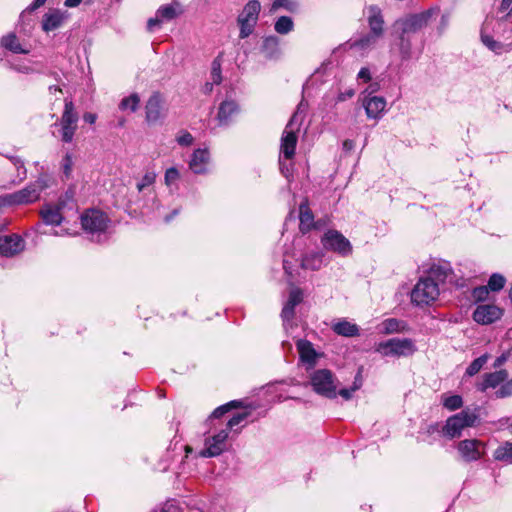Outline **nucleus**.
I'll return each instance as SVG.
<instances>
[{
	"label": "nucleus",
	"instance_id": "58836bf2",
	"mask_svg": "<svg viewBox=\"0 0 512 512\" xmlns=\"http://www.w3.org/2000/svg\"><path fill=\"white\" fill-rule=\"evenodd\" d=\"M442 404L446 409L454 411L462 407L463 400L459 395L444 396Z\"/></svg>",
	"mask_w": 512,
	"mask_h": 512
},
{
	"label": "nucleus",
	"instance_id": "bf43d9fd",
	"mask_svg": "<svg viewBox=\"0 0 512 512\" xmlns=\"http://www.w3.org/2000/svg\"><path fill=\"white\" fill-rule=\"evenodd\" d=\"M508 359V354L503 353L501 356L497 357V359L494 362V367H500L502 366Z\"/></svg>",
	"mask_w": 512,
	"mask_h": 512
},
{
	"label": "nucleus",
	"instance_id": "39448f33",
	"mask_svg": "<svg viewBox=\"0 0 512 512\" xmlns=\"http://www.w3.org/2000/svg\"><path fill=\"white\" fill-rule=\"evenodd\" d=\"M440 295L438 282L432 277H421L411 291V302L416 306L433 304Z\"/></svg>",
	"mask_w": 512,
	"mask_h": 512
},
{
	"label": "nucleus",
	"instance_id": "f8f14e48",
	"mask_svg": "<svg viewBox=\"0 0 512 512\" xmlns=\"http://www.w3.org/2000/svg\"><path fill=\"white\" fill-rule=\"evenodd\" d=\"M165 100L160 93H153L145 104V120L149 125L162 124L167 116Z\"/></svg>",
	"mask_w": 512,
	"mask_h": 512
},
{
	"label": "nucleus",
	"instance_id": "603ef678",
	"mask_svg": "<svg viewBox=\"0 0 512 512\" xmlns=\"http://www.w3.org/2000/svg\"><path fill=\"white\" fill-rule=\"evenodd\" d=\"M481 40H482L483 44L485 46H487L492 51H496V50L500 49V47H501L500 43L493 40V38L488 35L482 34Z\"/></svg>",
	"mask_w": 512,
	"mask_h": 512
},
{
	"label": "nucleus",
	"instance_id": "3c124183",
	"mask_svg": "<svg viewBox=\"0 0 512 512\" xmlns=\"http://www.w3.org/2000/svg\"><path fill=\"white\" fill-rule=\"evenodd\" d=\"M177 142L181 146H189L193 143V136L187 132L182 131L176 138Z\"/></svg>",
	"mask_w": 512,
	"mask_h": 512
},
{
	"label": "nucleus",
	"instance_id": "4d7b16f0",
	"mask_svg": "<svg viewBox=\"0 0 512 512\" xmlns=\"http://www.w3.org/2000/svg\"><path fill=\"white\" fill-rule=\"evenodd\" d=\"M355 94V91L353 89H348L345 92H342L338 95L339 101H345L349 98H352Z\"/></svg>",
	"mask_w": 512,
	"mask_h": 512
},
{
	"label": "nucleus",
	"instance_id": "0e129e2a",
	"mask_svg": "<svg viewBox=\"0 0 512 512\" xmlns=\"http://www.w3.org/2000/svg\"><path fill=\"white\" fill-rule=\"evenodd\" d=\"M354 148V142L352 140H345L343 142V149L346 151H351Z\"/></svg>",
	"mask_w": 512,
	"mask_h": 512
},
{
	"label": "nucleus",
	"instance_id": "6e6552de",
	"mask_svg": "<svg viewBox=\"0 0 512 512\" xmlns=\"http://www.w3.org/2000/svg\"><path fill=\"white\" fill-rule=\"evenodd\" d=\"M500 388L495 392L497 398H505L512 395V378L508 380V372L499 370L492 373H486L483 381L479 384V389L485 391L488 388Z\"/></svg>",
	"mask_w": 512,
	"mask_h": 512
},
{
	"label": "nucleus",
	"instance_id": "e2e57ef3",
	"mask_svg": "<svg viewBox=\"0 0 512 512\" xmlns=\"http://www.w3.org/2000/svg\"><path fill=\"white\" fill-rule=\"evenodd\" d=\"M280 169H281L282 174L286 178L290 177V170H289V168L281 160H280Z\"/></svg>",
	"mask_w": 512,
	"mask_h": 512
},
{
	"label": "nucleus",
	"instance_id": "5fc2aeb1",
	"mask_svg": "<svg viewBox=\"0 0 512 512\" xmlns=\"http://www.w3.org/2000/svg\"><path fill=\"white\" fill-rule=\"evenodd\" d=\"M500 11L506 12L507 16L512 15V0H502L500 5Z\"/></svg>",
	"mask_w": 512,
	"mask_h": 512
},
{
	"label": "nucleus",
	"instance_id": "4be33fe9",
	"mask_svg": "<svg viewBox=\"0 0 512 512\" xmlns=\"http://www.w3.org/2000/svg\"><path fill=\"white\" fill-rule=\"evenodd\" d=\"M261 52L268 60L280 59L282 52L280 48V39L277 36L270 35L263 39Z\"/></svg>",
	"mask_w": 512,
	"mask_h": 512
},
{
	"label": "nucleus",
	"instance_id": "6ab92c4d",
	"mask_svg": "<svg viewBox=\"0 0 512 512\" xmlns=\"http://www.w3.org/2000/svg\"><path fill=\"white\" fill-rule=\"evenodd\" d=\"M386 100L380 96H367L363 100V107L366 115L370 119H380L386 108Z\"/></svg>",
	"mask_w": 512,
	"mask_h": 512
},
{
	"label": "nucleus",
	"instance_id": "0eeeda50",
	"mask_svg": "<svg viewBox=\"0 0 512 512\" xmlns=\"http://www.w3.org/2000/svg\"><path fill=\"white\" fill-rule=\"evenodd\" d=\"M417 348L412 339L409 338H392L384 342H380L376 351L383 356L408 357L416 352Z\"/></svg>",
	"mask_w": 512,
	"mask_h": 512
},
{
	"label": "nucleus",
	"instance_id": "2eb2a0df",
	"mask_svg": "<svg viewBox=\"0 0 512 512\" xmlns=\"http://www.w3.org/2000/svg\"><path fill=\"white\" fill-rule=\"evenodd\" d=\"M486 445L477 439H465L457 444V450L465 462L480 460L485 455Z\"/></svg>",
	"mask_w": 512,
	"mask_h": 512
},
{
	"label": "nucleus",
	"instance_id": "4468645a",
	"mask_svg": "<svg viewBox=\"0 0 512 512\" xmlns=\"http://www.w3.org/2000/svg\"><path fill=\"white\" fill-rule=\"evenodd\" d=\"M228 429H222L213 436L205 439V448L200 451L199 455L205 458H212L222 454L227 447Z\"/></svg>",
	"mask_w": 512,
	"mask_h": 512
},
{
	"label": "nucleus",
	"instance_id": "774afa93",
	"mask_svg": "<svg viewBox=\"0 0 512 512\" xmlns=\"http://www.w3.org/2000/svg\"><path fill=\"white\" fill-rule=\"evenodd\" d=\"M45 2H46V0H34V2L32 4V8L33 9L39 8L42 5H44Z\"/></svg>",
	"mask_w": 512,
	"mask_h": 512
},
{
	"label": "nucleus",
	"instance_id": "7c9ffc66",
	"mask_svg": "<svg viewBox=\"0 0 512 512\" xmlns=\"http://www.w3.org/2000/svg\"><path fill=\"white\" fill-rule=\"evenodd\" d=\"M1 45L13 53H28V50L22 47V45L19 42V39L13 33L3 36L1 39Z\"/></svg>",
	"mask_w": 512,
	"mask_h": 512
},
{
	"label": "nucleus",
	"instance_id": "f257e3e1",
	"mask_svg": "<svg viewBox=\"0 0 512 512\" xmlns=\"http://www.w3.org/2000/svg\"><path fill=\"white\" fill-rule=\"evenodd\" d=\"M438 13V7H431L420 13L402 17L394 22L393 34L396 37V45L403 60L411 57L413 36L425 28Z\"/></svg>",
	"mask_w": 512,
	"mask_h": 512
},
{
	"label": "nucleus",
	"instance_id": "4c0bfd02",
	"mask_svg": "<svg viewBox=\"0 0 512 512\" xmlns=\"http://www.w3.org/2000/svg\"><path fill=\"white\" fill-rule=\"evenodd\" d=\"M488 358L489 356L487 354H484L473 360L466 369V375L474 376L475 374H477L486 364Z\"/></svg>",
	"mask_w": 512,
	"mask_h": 512
},
{
	"label": "nucleus",
	"instance_id": "dca6fc26",
	"mask_svg": "<svg viewBox=\"0 0 512 512\" xmlns=\"http://www.w3.org/2000/svg\"><path fill=\"white\" fill-rule=\"evenodd\" d=\"M503 315L501 308L494 304H480L473 311V320L481 325H489L499 320Z\"/></svg>",
	"mask_w": 512,
	"mask_h": 512
},
{
	"label": "nucleus",
	"instance_id": "37998d69",
	"mask_svg": "<svg viewBox=\"0 0 512 512\" xmlns=\"http://www.w3.org/2000/svg\"><path fill=\"white\" fill-rule=\"evenodd\" d=\"M6 157L12 162V164L18 170L19 180L22 181L23 179H25L26 178V168L24 166V162L17 156L6 155Z\"/></svg>",
	"mask_w": 512,
	"mask_h": 512
},
{
	"label": "nucleus",
	"instance_id": "72a5a7b5",
	"mask_svg": "<svg viewBox=\"0 0 512 512\" xmlns=\"http://www.w3.org/2000/svg\"><path fill=\"white\" fill-rule=\"evenodd\" d=\"M274 30L280 35H286L294 30V22L289 16H281L274 23Z\"/></svg>",
	"mask_w": 512,
	"mask_h": 512
},
{
	"label": "nucleus",
	"instance_id": "20e7f679",
	"mask_svg": "<svg viewBox=\"0 0 512 512\" xmlns=\"http://www.w3.org/2000/svg\"><path fill=\"white\" fill-rule=\"evenodd\" d=\"M477 410L464 409L461 412L450 416L442 428V433L449 439L458 438L462 431L468 427H474L478 421Z\"/></svg>",
	"mask_w": 512,
	"mask_h": 512
},
{
	"label": "nucleus",
	"instance_id": "c756f323",
	"mask_svg": "<svg viewBox=\"0 0 512 512\" xmlns=\"http://www.w3.org/2000/svg\"><path fill=\"white\" fill-rule=\"evenodd\" d=\"M408 331V326L404 321L396 318H389L380 324V332L383 334L401 333Z\"/></svg>",
	"mask_w": 512,
	"mask_h": 512
},
{
	"label": "nucleus",
	"instance_id": "aec40b11",
	"mask_svg": "<svg viewBox=\"0 0 512 512\" xmlns=\"http://www.w3.org/2000/svg\"><path fill=\"white\" fill-rule=\"evenodd\" d=\"M303 300V292L300 288L294 287L289 292V297L285 303L281 317L284 323L291 321L295 315V307L300 304Z\"/></svg>",
	"mask_w": 512,
	"mask_h": 512
},
{
	"label": "nucleus",
	"instance_id": "1a4fd4ad",
	"mask_svg": "<svg viewBox=\"0 0 512 512\" xmlns=\"http://www.w3.org/2000/svg\"><path fill=\"white\" fill-rule=\"evenodd\" d=\"M261 10L260 2L250 0L239 14L237 22L240 26L239 37L245 39L252 34L257 24L258 16Z\"/></svg>",
	"mask_w": 512,
	"mask_h": 512
},
{
	"label": "nucleus",
	"instance_id": "c03bdc74",
	"mask_svg": "<svg viewBox=\"0 0 512 512\" xmlns=\"http://www.w3.org/2000/svg\"><path fill=\"white\" fill-rule=\"evenodd\" d=\"M156 175L154 172H146L142 177L141 181L137 183V189L139 192L143 191L146 187L152 185L155 182Z\"/></svg>",
	"mask_w": 512,
	"mask_h": 512
},
{
	"label": "nucleus",
	"instance_id": "7ed1b4c3",
	"mask_svg": "<svg viewBox=\"0 0 512 512\" xmlns=\"http://www.w3.org/2000/svg\"><path fill=\"white\" fill-rule=\"evenodd\" d=\"M309 383L316 394L328 399H335L337 397L339 381L331 370H314L309 375Z\"/></svg>",
	"mask_w": 512,
	"mask_h": 512
},
{
	"label": "nucleus",
	"instance_id": "393cba45",
	"mask_svg": "<svg viewBox=\"0 0 512 512\" xmlns=\"http://www.w3.org/2000/svg\"><path fill=\"white\" fill-rule=\"evenodd\" d=\"M367 21L370 32L382 37L384 33V20L379 7L372 5L368 8Z\"/></svg>",
	"mask_w": 512,
	"mask_h": 512
},
{
	"label": "nucleus",
	"instance_id": "49530a36",
	"mask_svg": "<svg viewBox=\"0 0 512 512\" xmlns=\"http://www.w3.org/2000/svg\"><path fill=\"white\" fill-rule=\"evenodd\" d=\"M489 295L487 286H479L473 289L472 297L476 301H484Z\"/></svg>",
	"mask_w": 512,
	"mask_h": 512
},
{
	"label": "nucleus",
	"instance_id": "473e14b6",
	"mask_svg": "<svg viewBox=\"0 0 512 512\" xmlns=\"http://www.w3.org/2000/svg\"><path fill=\"white\" fill-rule=\"evenodd\" d=\"M333 331L345 337H353L359 334L358 326L345 320L334 324Z\"/></svg>",
	"mask_w": 512,
	"mask_h": 512
},
{
	"label": "nucleus",
	"instance_id": "a19ab883",
	"mask_svg": "<svg viewBox=\"0 0 512 512\" xmlns=\"http://www.w3.org/2000/svg\"><path fill=\"white\" fill-rule=\"evenodd\" d=\"M505 285V278L501 274L495 273L490 276L488 281V289L492 291H499Z\"/></svg>",
	"mask_w": 512,
	"mask_h": 512
},
{
	"label": "nucleus",
	"instance_id": "f704fd0d",
	"mask_svg": "<svg viewBox=\"0 0 512 512\" xmlns=\"http://www.w3.org/2000/svg\"><path fill=\"white\" fill-rule=\"evenodd\" d=\"M494 458L499 461L512 463V443L506 442L494 452Z\"/></svg>",
	"mask_w": 512,
	"mask_h": 512
},
{
	"label": "nucleus",
	"instance_id": "bb28decb",
	"mask_svg": "<svg viewBox=\"0 0 512 512\" xmlns=\"http://www.w3.org/2000/svg\"><path fill=\"white\" fill-rule=\"evenodd\" d=\"M451 273L452 269L448 262H439L430 267L428 274L425 277H432V279H435V281L438 282L439 286L441 283L445 282Z\"/></svg>",
	"mask_w": 512,
	"mask_h": 512
},
{
	"label": "nucleus",
	"instance_id": "f03ea898",
	"mask_svg": "<svg viewBox=\"0 0 512 512\" xmlns=\"http://www.w3.org/2000/svg\"><path fill=\"white\" fill-rule=\"evenodd\" d=\"M306 111V104L301 101L297 107V110L292 115L290 121L285 127L281 138V146L280 151L283 154L285 159H292L295 154V149L297 145V132L301 126V123L304 118V113Z\"/></svg>",
	"mask_w": 512,
	"mask_h": 512
},
{
	"label": "nucleus",
	"instance_id": "a18cd8bd",
	"mask_svg": "<svg viewBox=\"0 0 512 512\" xmlns=\"http://www.w3.org/2000/svg\"><path fill=\"white\" fill-rule=\"evenodd\" d=\"M239 404L240 403L238 401H231L225 405H222V406L216 408L213 411L212 416L215 418H219L222 415H224L225 413H227L231 408L237 407Z\"/></svg>",
	"mask_w": 512,
	"mask_h": 512
},
{
	"label": "nucleus",
	"instance_id": "052dcab7",
	"mask_svg": "<svg viewBox=\"0 0 512 512\" xmlns=\"http://www.w3.org/2000/svg\"><path fill=\"white\" fill-rule=\"evenodd\" d=\"M96 118H97L96 115L93 113H85L83 116L84 121L89 124L95 123Z\"/></svg>",
	"mask_w": 512,
	"mask_h": 512
},
{
	"label": "nucleus",
	"instance_id": "c85d7f7f",
	"mask_svg": "<svg viewBox=\"0 0 512 512\" xmlns=\"http://www.w3.org/2000/svg\"><path fill=\"white\" fill-rule=\"evenodd\" d=\"M323 253L312 252L305 254L301 259V268L305 270L317 271L323 265Z\"/></svg>",
	"mask_w": 512,
	"mask_h": 512
},
{
	"label": "nucleus",
	"instance_id": "5701e85b",
	"mask_svg": "<svg viewBox=\"0 0 512 512\" xmlns=\"http://www.w3.org/2000/svg\"><path fill=\"white\" fill-rule=\"evenodd\" d=\"M299 229L302 233L309 232L312 228L317 227L314 221V215L309 208L308 200H304L299 205Z\"/></svg>",
	"mask_w": 512,
	"mask_h": 512
},
{
	"label": "nucleus",
	"instance_id": "a878e982",
	"mask_svg": "<svg viewBox=\"0 0 512 512\" xmlns=\"http://www.w3.org/2000/svg\"><path fill=\"white\" fill-rule=\"evenodd\" d=\"M61 208L62 205L46 204L40 211L43 222L47 225H60L63 221Z\"/></svg>",
	"mask_w": 512,
	"mask_h": 512
},
{
	"label": "nucleus",
	"instance_id": "69168bd1",
	"mask_svg": "<svg viewBox=\"0 0 512 512\" xmlns=\"http://www.w3.org/2000/svg\"><path fill=\"white\" fill-rule=\"evenodd\" d=\"M48 90L51 95L56 96V94H62L61 88H59L58 86H55V85L49 86Z\"/></svg>",
	"mask_w": 512,
	"mask_h": 512
},
{
	"label": "nucleus",
	"instance_id": "a211bd4d",
	"mask_svg": "<svg viewBox=\"0 0 512 512\" xmlns=\"http://www.w3.org/2000/svg\"><path fill=\"white\" fill-rule=\"evenodd\" d=\"M301 362L306 365V370L313 368L320 356L314 349L312 343L305 339H300L296 343Z\"/></svg>",
	"mask_w": 512,
	"mask_h": 512
},
{
	"label": "nucleus",
	"instance_id": "c9c22d12",
	"mask_svg": "<svg viewBox=\"0 0 512 512\" xmlns=\"http://www.w3.org/2000/svg\"><path fill=\"white\" fill-rule=\"evenodd\" d=\"M280 8H284L285 10L294 13L298 11L299 4L294 0H273L270 11L275 12Z\"/></svg>",
	"mask_w": 512,
	"mask_h": 512
},
{
	"label": "nucleus",
	"instance_id": "ea45409f",
	"mask_svg": "<svg viewBox=\"0 0 512 512\" xmlns=\"http://www.w3.org/2000/svg\"><path fill=\"white\" fill-rule=\"evenodd\" d=\"M156 14L162 22L174 19L177 16V11L172 5H164L157 10Z\"/></svg>",
	"mask_w": 512,
	"mask_h": 512
},
{
	"label": "nucleus",
	"instance_id": "864d4df0",
	"mask_svg": "<svg viewBox=\"0 0 512 512\" xmlns=\"http://www.w3.org/2000/svg\"><path fill=\"white\" fill-rule=\"evenodd\" d=\"M358 390L357 386H351L350 388L337 389V395H340L345 400H350L353 393Z\"/></svg>",
	"mask_w": 512,
	"mask_h": 512
},
{
	"label": "nucleus",
	"instance_id": "8fccbe9b",
	"mask_svg": "<svg viewBox=\"0 0 512 512\" xmlns=\"http://www.w3.org/2000/svg\"><path fill=\"white\" fill-rule=\"evenodd\" d=\"M248 417V413H238L234 415L227 423L226 429H233L235 426L239 425L241 422H243Z\"/></svg>",
	"mask_w": 512,
	"mask_h": 512
},
{
	"label": "nucleus",
	"instance_id": "423d86ee",
	"mask_svg": "<svg viewBox=\"0 0 512 512\" xmlns=\"http://www.w3.org/2000/svg\"><path fill=\"white\" fill-rule=\"evenodd\" d=\"M46 187L45 179L39 178L22 190L0 197V205H22L36 201Z\"/></svg>",
	"mask_w": 512,
	"mask_h": 512
},
{
	"label": "nucleus",
	"instance_id": "2f4dec72",
	"mask_svg": "<svg viewBox=\"0 0 512 512\" xmlns=\"http://www.w3.org/2000/svg\"><path fill=\"white\" fill-rule=\"evenodd\" d=\"M380 38L381 36L369 32L368 34L362 36L360 39L356 40L352 44V47L362 51L370 50L375 47Z\"/></svg>",
	"mask_w": 512,
	"mask_h": 512
},
{
	"label": "nucleus",
	"instance_id": "9d476101",
	"mask_svg": "<svg viewBox=\"0 0 512 512\" xmlns=\"http://www.w3.org/2000/svg\"><path fill=\"white\" fill-rule=\"evenodd\" d=\"M108 222V217L97 209H89L81 216L82 228L86 233L91 235L92 239L94 236L99 237L105 232Z\"/></svg>",
	"mask_w": 512,
	"mask_h": 512
},
{
	"label": "nucleus",
	"instance_id": "79ce46f5",
	"mask_svg": "<svg viewBox=\"0 0 512 512\" xmlns=\"http://www.w3.org/2000/svg\"><path fill=\"white\" fill-rule=\"evenodd\" d=\"M211 81L215 83L216 85L220 84L222 81V75H221V61L219 57L215 58L212 62L211 67Z\"/></svg>",
	"mask_w": 512,
	"mask_h": 512
},
{
	"label": "nucleus",
	"instance_id": "338daca9",
	"mask_svg": "<svg viewBox=\"0 0 512 512\" xmlns=\"http://www.w3.org/2000/svg\"><path fill=\"white\" fill-rule=\"evenodd\" d=\"M214 84H215V83H213V82H207V83H205V85L203 86V92H204L205 94H209V93H211V92H212V90H213V86H214Z\"/></svg>",
	"mask_w": 512,
	"mask_h": 512
},
{
	"label": "nucleus",
	"instance_id": "b1692460",
	"mask_svg": "<svg viewBox=\"0 0 512 512\" xmlns=\"http://www.w3.org/2000/svg\"><path fill=\"white\" fill-rule=\"evenodd\" d=\"M209 151L207 149H196L189 162V168L195 174H204L207 170V164L209 162Z\"/></svg>",
	"mask_w": 512,
	"mask_h": 512
},
{
	"label": "nucleus",
	"instance_id": "680f3d73",
	"mask_svg": "<svg viewBox=\"0 0 512 512\" xmlns=\"http://www.w3.org/2000/svg\"><path fill=\"white\" fill-rule=\"evenodd\" d=\"M82 0H65L64 5L69 8L77 7L80 5Z\"/></svg>",
	"mask_w": 512,
	"mask_h": 512
},
{
	"label": "nucleus",
	"instance_id": "412c9836",
	"mask_svg": "<svg viewBox=\"0 0 512 512\" xmlns=\"http://www.w3.org/2000/svg\"><path fill=\"white\" fill-rule=\"evenodd\" d=\"M238 113V104L234 100H225L219 105L217 120L221 126H228Z\"/></svg>",
	"mask_w": 512,
	"mask_h": 512
},
{
	"label": "nucleus",
	"instance_id": "ddd939ff",
	"mask_svg": "<svg viewBox=\"0 0 512 512\" xmlns=\"http://www.w3.org/2000/svg\"><path fill=\"white\" fill-rule=\"evenodd\" d=\"M321 243L326 250L336 252L342 256H348L352 252L350 241L337 230H328L321 238Z\"/></svg>",
	"mask_w": 512,
	"mask_h": 512
},
{
	"label": "nucleus",
	"instance_id": "f3484780",
	"mask_svg": "<svg viewBox=\"0 0 512 512\" xmlns=\"http://www.w3.org/2000/svg\"><path fill=\"white\" fill-rule=\"evenodd\" d=\"M25 249L24 239L17 235L11 234L0 237V255L4 257H13L21 253Z\"/></svg>",
	"mask_w": 512,
	"mask_h": 512
},
{
	"label": "nucleus",
	"instance_id": "cd10ccee",
	"mask_svg": "<svg viewBox=\"0 0 512 512\" xmlns=\"http://www.w3.org/2000/svg\"><path fill=\"white\" fill-rule=\"evenodd\" d=\"M65 19L64 14L60 10H53L43 16L42 28L45 32L58 29Z\"/></svg>",
	"mask_w": 512,
	"mask_h": 512
},
{
	"label": "nucleus",
	"instance_id": "09e8293b",
	"mask_svg": "<svg viewBox=\"0 0 512 512\" xmlns=\"http://www.w3.org/2000/svg\"><path fill=\"white\" fill-rule=\"evenodd\" d=\"M62 171L66 178H69L72 173V167H73V160L71 155L66 154L65 157L62 160Z\"/></svg>",
	"mask_w": 512,
	"mask_h": 512
},
{
	"label": "nucleus",
	"instance_id": "13d9d810",
	"mask_svg": "<svg viewBox=\"0 0 512 512\" xmlns=\"http://www.w3.org/2000/svg\"><path fill=\"white\" fill-rule=\"evenodd\" d=\"M160 23H161V20H160V19L158 18V16L156 15V16H155V18H150V19L148 20V22H147V27H148V29H149L150 31H152V30H153V28H154L155 26L160 25Z\"/></svg>",
	"mask_w": 512,
	"mask_h": 512
},
{
	"label": "nucleus",
	"instance_id": "6e6d98bb",
	"mask_svg": "<svg viewBox=\"0 0 512 512\" xmlns=\"http://www.w3.org/2000/svg\"><path fill=\"white\" fill-rule=\"evenodd\" d=\"M358 78L363 80L364 82H368L370 81L371 79V75H370V71L368 68L366 67H363L359 73H358Z\"/></svg>",
	"mask_w": 512,
	"mask_h": 512
},
{
	"label": "nucleus",
	"instance_id": "9b49d317",
	"mask_svg": "<svg viewBox=\"0 0 512 512\" xmlns=\"http://www.w3.org/2000/svg\"><path fill=\"white\" fill-rule=\"evenodd\" d=\"M79 116L71 100L65 99V106L60 118L61 139L65 143L72 142L78 127Z\"/></svg>",
	"mask_w": 512,
	"mask_h": 512
},
{
	"label": "nucleus",
	"instance_id": "de8ad7c7",
	"mask_svg": "<svg viewBox=\"0 0 512 512\" xmlns=\"http://www.w3.org/2000/svg\"><path fill=\"white\" fill-rule=\"evenodd\" d=\"M180 177V174H179V171L174 168V167H171L169 169L166 170L165 172V184L167 186H171L173 183H175Z\"/></svg>",
	"mask_w": 512,
	"mask_h": 512
},
{
	"label": "nucleus",
	"instance_id": "e433bc0d",
	"mask_svg": "<svg viewBox=\"0 0 512 512\" xmlns=\"http://www.w3.org/2000/svg\"><path fill=\"white\" fill-rule=\"evenodd\" d=\"M139 103H140V98L138 96V94L134 93V94H131L130 96L126 97V98H123L119 104V109L120 110H130L131 112H135L138 107H139Z\"/></svg>",
	"mask_w": 512,
	"mask_h": 512
}]
</instances>
